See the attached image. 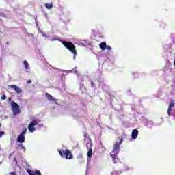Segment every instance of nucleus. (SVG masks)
<instances>
[{"label": "nucleus", "instance_id": "obj_1", "mask_svg": "<svg viewBox=\"0 0 175 175\" xmlns=\"http://www.w3.org/2000/svg\"><path fill=\"white\" fill-rule=\"evenodd\" d=\"M126 137V134L123 133L121 135V137H118V140L119 142H116L113 145V150L110 153V157L112 158V161L114 163H116L117 159H118V154H120V151L121 150V144H122L123 139Z\"/></svg>", "mask_w": 175, "mask_h": 175}, {"label": "nucleus", "instance_id": "obj_2", "mask_svg": "<svg viewBox=\"0 0 175 175\" xmlns=\"http://www.w3.org/2000/svg\"><path fill=\"white\" fill-rule=\"evenodd\" d=\"M42 121L39 118L33 119L32 121L28 125V130L30 133H33L38 129L43 128V125L40 124Z\"/></svg>", "mask_w": 175, "mask_h": 175}, {"label": "nucleus", "instance_id": "obj_3", "mask_svg": "<svg viewBox=\"0 0 175 175\" xmlns=\"http://www.w3.org/2000/svg\"><path fill=\"white\" fill-rule=\"evenodd\" d=\"M62 44L67 49V50H69L70 53H72L74 54V59H76V55H77V52L76 51V49H75V44H73L72 42H66V41H62Z\"/></svg>", "mask_w": 175, "mask_h": 175}, {"label": "nucleus", "instance_id": "obj_4", "mask_svg": "<svg viewBox=\"0 0 175 175\" xmlns=\"http://www.w3.org/2000/svg\"><path fill=\"white\" fill-rule=\"evenodd\" d=\"M59 154L60 157H62V158H66V159H73V154L68 149H66V150H59Z\"/></svg>", "mask_w": 175, "mask_h": 175}, {"label": "nucleus", "instance_id": "obj_5", "mask_svg": "<svg viewBox=\"0 0 175 175\" xmlns=\"http://www.w3.org/2000/svg\"><path fill=\"white\" fill-rule=\"evenodd\" d=\"M11 107L12 110V113L14 116H17L18 114H20V105L17 104L14 101H11Z\"/></svg>", "mask_w": 175, "mask_h": 175}, {"label": "nucleus", "instance_id": "obj_6", "mask_svg": "<svg viewBox=\"0 0 175 175\" xmlns=\"http://www.w3.org/2000/svg\"><path fill=\"white\" fill-rule=\"evenodd\" d=\"M27 135V128H24L22 130L21 133L19 134V135L17 137L16 142L18 143H25V135Z\"/></svg>", "mask_w": 175, "mask_h": 175}, {"label": "nucleus", "instance_id": "obj_7", "mask_svg": "<svg viewBox=\"0 0 175 175\" xmlns=\"http://www.w3.org/2000/svg\"><path fill=\"white\" fill-rule=\"evenodd\" d=\"M23 65L25 66V70L26 73H31V67L29 66V64L28 63V61L24 60L23 61Z\"/></svg>", "mask_w": 175, "mask_h": 175}, {"label": "nucleus", "instance_id": "obj_8", "mask_svg": "<svg viewBox=\"0 0 175 175\" xmlns=\"http://www.w3.org/2000/svg\"><path fill=\"white\" fill-rule=\"evenodd\" d=\"M138 135H139V131L136 129H133L131 133V138L133 140H136Z\"/></svg>", "mask_w": 175, "mask_h": 175}, {"label": "nucleus", "instance_id": "obj_9", "mask_svg": "<svg viewBox=\"0 0 175 175\" xmlns=\"http://www.w3.org/2000/svg\"><path fill=\"white\" fill-rule=\"evenodd\" d=\"M10 87V88H13L16 94H21L23 92L21 88H18L16 85H12Z\"/></svg>", "mask_w": 175, "mask_h": 175}, {"label": "nucleus", "instance_id": "obj_10", "mask_svg": "<svg viewBox=\"0 0 175 175\" xmlns=\"http://www.w3.org/2000/svg\"><path fill=\"white\" fill-rule=\"evenodd\" d=\"M144 126L149 128V129H152V126H154V122L151 120H146L144 122Z\"/></svg>", "mask_w": 175, "mask_h": 175}, {"label": "nucleus", "instance_id": "obj_11", "mask_svg": "<svg viewBox=\"0 0 175 175\" xmlns=\"http://www.w3.org/2000/svg\"><path fill=\"white\" fill-rule=\"evenodd\" d=\"M46 96L49 102H57V100H55V98H54V97H53V96L50 95L49 93H46Z\"/></svg>", "mask_w": 175, "mask_h": 175}, {"label": "nucleus", "instance_id": "obj_12", "mask_svg": "<svg viewBox=\"0 0 175 175\" xmlns=\"http://www.w3.org/2000/svg\"><path fill=\"white\" fill-rule=\"evenodd\" d=\"M100 49H101V50H106L107 45L106 44L105 42H101L99 44Z\"/></svg>", "mask_w": 175, "mask_h": 175}, {"label": "nucleus", "instance_id": "obj_13", "mask_svg": "<svg viewBox=\"0 0 175 175\" xmlns=\"http://www.w3.org/2000/svg\"><path fill=\"white\" fill-rule=\"evenodd\" d=\"M45 8L50 10V9H53V3H46L45 4Z\"/></svg>", "mask_w": 175, "mask_h": 175}, {"label": "nucleus", "instance_id": "obj_14", "mask_svg": "<svg viewBox=\"0 0 175 175\" xmlns=\"http://www.w3.org/2000/svg\"><path fill=\"white\" fill-rule=\"evenodd\" d=\"M92 157V148H90L88 152V160Z\"/></svg>", "mask_w": 175, "mask_h": 175}, {"label": "nucleus", "instance_id": "obj_15", "mask_svg": "<svg viewBox=\"0 0 175 175\" xmlns=\"http://www.w3.org/2000/svg\"><path fill=\"white\" fill-rule=\"evenodd\" d=\"M18 146V147H20L21 150H23V152H25L27 149L25 148V146H24L23 144H19Z\"/></svg>", "mask_w": 175, "mask_h": 175}, {"label": "nucleus", "instance_id": "obj_16", "mask_svg": "<svg viewBox=\"0 0 175 175\" xmlns=\"http://www.w3.org/2000/svg\"><path fill=\"white\" fill-rule=\"evenodd\" d=\"M111 175H120V174H122V171H113V172H111Z\"/></svg>", "mask_w": 175, "mask_h": 175}, {"label": "nucleus", "instance_id": "obj_17", "mask_svg": "<svg viewBox=\"0 0 175 175\" xmlns=\"http://www.w3.org/2000/svg\"><path fill=\"white\" fill-rule=\"evenodd\" d=\"M39 32L42 33L43 38H49V36L44 33H43V31L39 29Z\"/></svg>", "mask_w": 175, "mask_h": 175}, {"label": "nucleus", "instance_id": "obj_18", "mask_svg": "<svg viewBox=\"0 0 175 175\" xmlns=\"http://www.w3.org/2000/svg\"><path fill=\"white\" fill-rule=\"evenodd\" d=\"M76 67L75 68H74L71 71L70 70H68V71H65V72H66V73H76Z\"/></svg>", "mask_w": 175, "mask_h": 175}, {"label": "nucleus", "instance_id": "obj_19", "mask_svg": "<svg viewBox=\"0 0 175 175\" xmlns=\"http://www.w3.org/2000/svg\"><path fill=\"white\" fill-rule=\"evenodd\" d=\"M77 158H78V159H81L82 163L84 162V159L83 158V154H78Z\"/></svg>", "mask_w": 175, "mask_h": 175}, {"label": "nucleus", "instance_id": "obj_20", "mask_svg": "<svg viewBox=\"0 0 175 175\" xmlns=\"http://www.w3.org/2000/svg\"><path fill=\"white\" fill-rule=\"evenodd\" d=\"M63 20H64V23H69V21H70V16H67V18H64Z\"/></svg>", "mask_w": 175, "mask_h": 175}, {"label": "nucleus", "instance_id": "obj_21", "mask_svg": "<svg viewBox=\"0 0 175 175\" xmlns=\"http://www.w3.org/2000/svg\"><path fill=\"white\" fill-rule=\"evenodd\" d=\"M0 18H6V14L0 12Z\"/></svg>", "mask_w": 175, "mask_h": 175}, {"label": "nucleus", "instance_id": "obj_22", "mask_svg": "<svg viewBox=\"0 0 175 175\" xmlns=\"http://www.w3.org/2000/svg\"><path fill=\"white\" fill-rule=\"evenodd\" d=\"M167 113L168 116H170L172 115V108L168 107Z\"/></svg>", "mask_w": 175, "mask_h": 175}, {"label": "nucleus", "instance_id": "obj_23", "mask_svg": "<svg viewBox=\"0 0 175 175\" xmlns=\"http://www.w3.org/2000/svg\"><path fill=\"white\" fill-rule=\"evenodd\" d=\"M50 40L51 41V42H54V41H55V40H59L58 38H57V37H52L51 39H50Z\"/></svg>", "mask_w": 175, "mask_h": 175}, {"label": "nucleus", "instance_id": "obj_24", "mask_svg": "<svg viewBox=\"0 0 175 175\" xmlns=\"http://www.w3.org/2000/svg\"><path fill=\"white\" fill-rule=\"evenodd\" d=\"M102 88H103V91H106L107 90V85L103 83Z\"/></svg>", "mask_w": 175, "mask_h": 175}, {"label": "nucleus", "instance_id": "obj_25", "mask_svg": "<svg viewBox=\"0 0 175 175\" xmlns=\"http://www.w3.org/2000/svg\"><path fill=\"white\" fill-rule=\"evenodd\" d=\"M132 168H130L129 167H124L123 170L124 172H128V170H131Z\"/></svg>", "mask_w": 175, "mask_h": 175}, {"label": "nucleus", "instance_id": "obj_26", "mask_svg": "<svg viewBox=\"0 0 175 175\" xmlns=\"http://www.w3.org/2000/svg\"><path fill=\"white\" fill-rule=\"evenodd\" d=\"M85 43L86 46H90V44H91V42L88 40H85Z\"/></svg>", "mask_w": 175, "mask_h": 175}, {"label": "nucleus", "instance_id": "obj_27", "mask_svg": "<svg viewBox=\"0 0 175 175\" xmlns=\"http://www.w3.org/2000/svg\"><path fill=\"white\" fill-rule=\"evenodd\" d=\"M27 172L29 175H34L31 170H27Z\"/></svg>", "mask_w": 175, "mask_h": 175}, {"label": "nucleus", "instance_id": "obj_28", "mask_svg": "<svg viewBox=\"0 0 175 175\" xmlns=\"http://www.w3.org/2000/svg\"><path fill=\"white\" fill-rule=\"evenodd\" d=\"M35 174H36V175H42V174L40 173V171H39V170H36Z\"/></svg>", "mask_w": 175, "mask_h": 175}, {"label": "nucleus", "instance_id": "obj_29", "mask_svg": "<svg viewBox=\"0 0 175 175\" xmlns=\"http://www.w3.org/2000/svg\"><path fill=\"white\" fill-rule=\"evenodd\" d=\"M169 107L172 109V107H174V103H170L169 105Z\"/></svg>", "mask_w": 175, "mask_h": 175}, {"label": "nucleus", "instance_id": "obj_30", "mask_svg": "<svg viewBox=\"0 0 175 175\" xmlns=\"http://www.w3.org/2000/svg\"><path fill=\"white\" fill-rule=\"evenodd\" d=\"M1 100H5V99H6V95H3V96H1Z\"/></svg>", "mask_w": 175, "mask_h": 175}, {"label": "nucleus", "instance_id": "obj_31", "mask_svg": "<svg viewBox=\"0 0 175 175\" xmlns=\"http://www.w3.org/2000/svg\"><path fill=\"white\" fill-rule=\"evenodd\" d=\"M10 175H17V172L16 171L12 172L9 174Z\"/></svg>", "mask_w": 175, "mask_h": 175}, {"label": "nucleus", "instance_id": "obj_32", "mask_svg": "<svg viewBox=\"0 0 175 175\" xmlns=\"http://www.w3.org/2000/svg\"><path fill=\"white\" fill-rule=\"evenodd\" d=\"M91 86L92 88H95V83H94V81H91Z\"/></svg>", "mask_w": 175, "mask_h": 175}, {"label": "nucleus", "instance_id": "obj_33", "mask_svg": "<svg viewBox=\"0 0 175 175\" xmlns=\"http://www.w3.org/2000/svg\"><path fill=\"white\" fill-rule=\"evenodd\" d=\"M107 49L108 51H110V50H111V46L110 45L107 46Z\"/></svg>", "mask_w": 175, "mask_h": 175}, {"label": "nucleus", "instance_id": "obj_34", "mask_svg": "<svg viewBox=\"0 0 175 175\" xmlns=\"http://www.w3.org/2000/svg\"><path fill=\"white\" fill-rule=\"evenodd\" d=\"M3 135H5V132L0 131V137H2V136H3Z\"/></svg>", "mask_w": 175, "mask_h": 175}, {"label": "nucleus", "instance_id": "obj_35", "mask_svg": "<svg viewBox=\"0 0 175 175\" xmlns=\"http://www.w3.org/2000/svg\"><path fill=\"white\" fill-rule=\"evenodd\" d=\"M131 89H129L128 90H127V94H129V95H132V93H131Z\"/></svg>", "mask_w": 175, "mask_h": 175}, {"label": "nucleus", "instance_id": "obj_36", "mask_svg": "<svg viewBox=\"0 0 175 175\" xmlns=\"http://www.w3.org/2000/svg\"><path fill=\"white\" fill-rule=\"evenodd\" d=\"M79 46H87V45L83 43V42H80Z\"/></svg>", "mask_w": 175, "mask_h": 175}, {"label": "nucleus", "instance_id": "obj_37", "mask_svg": "<svg viewBox=\"0 0 175 175\" xmlns=\"http://www.w3.org/2000/svg\"><path fill=\"white\" fill-rule=\"evenodd\" d=\"M14 161L15 162V165H17V159H16V157L14 158Z\"/></svg>", "mask_w": 175, "mask_h": 175}, {"label": "nucleus", "instance_id": "obj_38", "mask_svg": "<svg viewBox=\"0 0 175 175\" xmlns=\"http://www.w3.org/2000/svg\"><path fill=\"white\" fill-rule=\"evenodd\" d=\"M133 76H139V74L137 72H133Z\"/></svg>", "mask_w": 175, "mask_h": 175}, {"label": "nucleus", "instance_id": "obj_39", "mask_svg": "<svg viewBox=\"0 0 175 175\" xmlns=\"http://www.w3.org/2000/svg\"><path fill=\"white\" fill-rule=\"evenodd\" d=\"M90 146V147H91L92 146V143H88L87 144V147H88Z\"/></svg>", "mask_w": 175, "mask_h": 175}, {"label": "nucleus", "instance_id": "obj_40", "mask_svg": "<svg viewBox=\"0 0 175 175\" xmlns=\"http://www.w3.org/2000/svg\"><path fill=\"white\" fill-rule=\"evenodd\" d=\"M80 88H81H81H84V84L81 83V85H80Z\"/></svg>", "mask_w": 175, "mask_h": 175}, {"label": "nucleus", "instance_id": "obj_41", "mask_svg": "<svg viewBox=\"0 0 175 175\" xmlns=\"http://www.w3.org/2000/svg\"><path fill=\"white\" fill-rule=\"evenodd\" d=\"M36 24L37 28H38V31H39V29H40L39 28V25L38 24V22H36Z\"/></svg>", "mask_w": 175, "mask_h": 175}, {"label": "nucleus", "instance_id": "obj_42", "mask_svg": "<svg viewBox=\"0 0 175 175\" xmlns=\"http://www.w3.org/2000/svg\"><path fill=\"white\" fill-rule=\"evenodd\" d=\"M31 83H32V81H31V80L27 81V84H31Z\"/></svg>", "mask_w": 175, "mask_h": 175}, {"label": "nucleus", "instance_id": "obj_43", "mask_svg": "<svg viewBox=\"0 0 175 175\" xmlns=\"http://www.w3.org/2000/svg\"><path fill=\"white\" fill-rule=\"evenodd\" d=\"M8 102H12V98H8Z\"/></svg>", "mask_w": 175, "mask_h": 175}, {"label": "nucleus", "instance_id": "obj_44", "mask_svg": "<svg viewBox=\"0 0 175 175\" xmlns=\"http://www.w3.org/2000/svg\"><path fill=\"white\" fill-rule=\"evenodd\" d=\"M14 152L11 153L9 156L8 158H10V157H12V155H13Z\"/></svg>", "mask_w": 175, "mask_h": 175}, {"label": "nucleus", "instance_id": "obj_45", "mask_svg": "<svg viewBox=\"0 0 175 175\" xmlns=\"http://www.w3.org/2000/svg\"><path fill=\"white\" fill-rule=\"evenodd\" d=\"M79 163L81 165V163H84V162H81V159H80Z\"/></svg>", "mask_w": 175, "mask_h": 175}, {"label": "nucleus", "instance_id": "obj_46", "mask_svg": "<svg viewBox=\"0 0 175 175\" xmlns=\"http://www.w3.org/2000/svg\"><path fill=\"white\" fill-rule=\"evenodd\" d=\"M45 17H47V14H45Z\"/></svg>", "mask_w": 175, "mask_h": 175}, {"label": "nucleus", "instance_id": "obj_47", "mask_svg": "<svg viewBox=\"0 0 175 175\" xmlns=\"http://www.w3.org/2000/svg\"><path fill=\"white\" fill-rule=\"evenodd\" d=\"M62 76L64 77V76H65V74H63Z\"/></svg>", "mask_w": 175, "mask_h": 175}, {"label": "nucleus", "instance_id": "obj_48", "mask_svg": "<svg viewBox=\"0 0 175 175\" xmlns=\"http://www.w3.org/2000/svg\"><path fill=\"white\" fill-rule=\"evenodd\" d=\"M6 44H9V42H6Z\"/></svg>", "mask_w": 175, "mask_h": 175}, {"label": "nucleus", "instance_id": "obj_49", "mask_svg": "<svg viewBox=\"0 0 175 175\" xmlns=\"http://www.w3.org/2000/svg\"><path fill=\"white\" fill-rule=\"evenodd\" d=\"M107 61H109V58L107 59Z\"/></svg>", "mask_w": 175, "mask_h": 175}]
</instances>
